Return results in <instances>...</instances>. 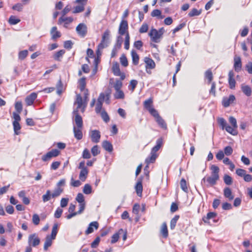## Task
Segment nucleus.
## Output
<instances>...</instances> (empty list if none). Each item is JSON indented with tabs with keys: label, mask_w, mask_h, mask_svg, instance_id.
Here are the masks:
<instances>
[{
	"label": "nucleus",
	"mask_w": 252,
	"mask_h": 252,
	"mask_svg": "<svg viewBox=\"0 0 252 252\" xmlns=\"http://www.w3.org/2000/svg\"><path fill=\"white\" fill-rule=\"evenodd\" d=\"M211 170L212 171L211 175L207 178L206 177L203 178L201 181L202 184L206 181L211 186L216 184L217 181L219 179V168L215 165H212L211 167Z\"/></svg>",
	"instance_id": "obj_1"
},
{
	"label": "nucleus",
	"mask_w": 252,
	"mask_h": 252,
	"mask_svg": "<svg viewBox=\"0 0 252 252\" xmlns=\"http://www.w3.org/2000/svg\"><path fill=\"white\" fill-rule=\"evenodd\" d=\"M109 36L110 31L107 30L103 33L101 42L99 44V49H103L108 46Z\"/></svg>",
	"instance_id": "obj_2"
},
{
	"label": "nucleus",
	"mask_w": 252,
	"mask_h": 252,
	"mask_svg": "<svg viewBox=\"0 0 252 252\" xmlns=\"http://www.w3.org/2000/svg\"><path fill=\"white\" fill-rule=\"evenodd\" d=\"M75 104H77V107L76 110L78 111L79 108H81L82 112H83L85 110V109L87 106V103L83 100L81 95L80 94H77L76 95V99L74 102Z\"/></svg>",
	"instance_id": "obj_3"
},
{
	"label": "nucleus",
	"mask_w": 252,
	"mask_h": 252,
	"mask_svg": "<svg viewBox=\"0 0 252 252\" xmlns=\"http://www.w3.org/2000/svg\"><path fill=\"white\" fill-rule=\"evenodd\" d=\"M128 28V26L127 21L126 20H122L119 28L118 32L119 34L120 35L125 34L126 35L127 33H129Z\"/></svg>",
	"instance_id": "obj_4"
},
{
	"label": "nucleus",
	"mask_w": 252,
	"mask_h": 252,
	"mask_svg": "<svg viewBox=\"0 0 252 252\" xmlns=\"http://www.w3.org/2000/svg\"><path fill=\"white\" fill-rule=\"evenodd\" d=\"M152 104L153 100L151 98L146 100L143 104L144 108L149 111L151 115L157 112V110L153 108Z\"/></svg>",
	"instance_id": "obj_5"
},
{
	"label": "nucleus",
	"mask_w": 252,
	"mask_h": 252,
	"mask_svg": "<svg viewBox=\"0 0 252 252\" xmlns=\"http://www.w3.org/2000/svg\"><path fill=\"white\" fill-rule=\"evenodd\" d=\"M149 35L152 41L155 43H158L160 39L162 37L158 32V30L155 29H152L149 33Z\"/></svg>",
	"instance_id": "obj_6"
},
{
	"label": "nucleus",
	"mask_w": 252,
	"mask_h": 252,
	"mask_svg": "<svg viewBox=\"0 0 252 252\" xmlns=\"http://www.w3.org/2000/svg\"><path fill=\"white\" fill-rule=\"evenodd\" d=\"M60 154V151L57 149H53L48 152L42 157V160L44 161L49 160L53 157H57Z\"/></svg>",
	"instance_id": "obj_7"
},
{
	"label": "nucleus",
	"mask_w": 252,
	"mask_h": 252,
	"mask_svg": "<svg viewBox=\"0 0 252 252\" xmlns=\"http://www.w3.org/2000/svg\"><path fill=\"white\" fill-rule=\"evenodd\" d=\"M40 242V239L35 233L30 235L28 237V244L30 246L35 247L39 245Z\"/></svg>",
	"instance_id": "obj_8"
},
{
	"label": "nucleus",
	"mask_w": 252,
	"mask_h": 252,
	"mask_svg": "<svg viewBox=\"0 0 252 252\" xmlns=\"http://www.w3.org/2000/svg\"><path fill=\"white\" fill-rule=\"evenodd\" d=\"M77 33L81 37H84L87 33V27L83 23L79 24L76 28Z\"/></svg>",
	"instance_id": "obj_9"
},
{
	"label": "nucleus",
	"mask_w": 252,
	"mask_h": 252,
	"mask_svg": "<svg viewBox=\"0 0 252 252\" xmlns=\"http://www.w3.org/2000/svg\"><path fill=\"white\" fill-rule=\"evenodd\" d=\"M152 116L155 118L156 122L161 128L165 129L167 128V126L164 120L159 116L158 111Z\"/></svg>",
	"instance_id": "obj_10"
},
{
	"label": "nucleus",
	"mask_w": 252,
	"mask_h": 252,
	"mask_svg": "<svg viewBox=\"0 0 252 252\" xmlns=\"http://www.w3.org/2000/svg\"><path fill=\"white\" fill-rule=\"evenodd\" d=\"M90 135L93 142L97 143L100 138V132L97 130H93L90 131Z\"/></svg>",
	"instance_id": "obj_11"
},
{
	"label": "nucleus",
	"mask_w": 252,
	"mask_h": 252,
	"mask_svg": "<svg viewBox=\"0 0 252 252\" xmlns=\"http://www.w3.org/2000/svg\"><path fill=\"white\" fill-rule=\"evenodd\" d=\"M88 0H76L75 2L78 3H82V5L76 6L74 10L73 11V13H77L82 12L84 10V5L86 4Z\"/></svg>",
	"instance_id": "obj_12"
},
{
	"label": "nucleus",
	"mask_w": 252,
	"mask_h": 252,
	"mask_svg": "<svg viewBox=\"0 0 252 252\" xmlns=\"http://www.w3.org/2000/svg\"><path fill=\"white\" fill-rule=\"evenodd\" d=\"M73 113L75 115L74 121L76 125V127L82 128L83 127V121L81 116L78 113V110H75L73 111Z\"/></svg>",
	"instance_id": "obj_13"
},
{
	"label": "nucleus",
	"mask_w": 252,
	"mask_h": 252,
	"mask_svg": "<svg viewBox=\"0 0 252 252\" xmlns=\"http://www.w3.org/2000/svg\"><path fill=\"white\" fill-rule=\"evenodd\" d=\"M235 100V97L233 94L230 95L228 97H223L222 101V105L224 107H227L230 104L232 103Z\"/></svg>",
	"instance_id": "obj_14"
},
{
	"label": "nucleus",
	"mask_w": 252,
	"mask_h": 252,
	"mask_svg": "<svg viewBox=\"0 0 252 252\" xmlns=\"http://www.w3.org/2000/svg\"><path fill=\"white\" fill-rule=\"evenodd\" d=\"M36 97L37 94L35 93H32L27 96L25 99L27 105L28 106L32 105Z\"/></svg>",
	"instance_id": "obj_15"
},
{
	"label": "nucleus",
	"mask_w": 252,
	"mask_h": 252,
	"mask_svg": "<svg viewBox=\"0 0 252 252\" xmlns=\"http://www.w3.org/2000/svg\"><path fill=\"white\" fill-rule=\"evenodd\" d=\"M234 68L235 70L238 72L241 70L242 68V63L240 57H235L234 58Z\"/></svg>",
	"instance_id": "obj_16"
},
{
	"label": "nucleus",
	"mask_w": 252,
	"mask_h": 252,
	"mask_svg": "<svg viewBox=\"0 0 252 252\" xmlns=\"http://www.w3.org/2000/svg\"><path fill=\"white\" fill-rule=\"evenodd\" d=\"M73 21V18L71 17H63V16H62V17H60L59 19L58 20V24H62L63 22L64 23V27L66 28L67 25L71 23Z\"/></svg>",
	"instance_id": "obj_17"
},
{
	"label": "nucleus",
	"mask_w": 252,
	"mask_h": 252,
	"mask_svg": "<svg viewBox=\"0 0 252 252\" xmlns=\"http://www.w3.org/2000/svg\"><path fill=\"white\" fill-rule=\"evenodd\" d=\"M144 62L146 64V67L147 69H154L156 66V64L154 61L151 58L146 57L144 58Z\"/></svg>",
	"instance_id": "obj_18"
},
{
	"label": "nucleus",
	"mask_w": 252,
	"mask_h": 252,
	"mask_svg": "<svg viewBox=\"0 0 252 252\" xmlns=\"http://www.w3.org/2000/svg\"><path fill=\"white\" fill-rule=\"evenodd\" d=\"M93 227L97 229L98 227V223L97 221H93L90 223L88 229L86 230V234H89L94 231Z\"/></svg>",
	"instance_id": "obj_19"
},
{
	"label": "nucleus",
	"mask_w": 252,
	"mask_h": 252,
	"mask_svg": "<svg viewBox=\"0 0 252 252\" xmlns=\"http://www.w3.org/2000/svg\"><path fill=\"white\" fill-rule=\"evenodd\" d=\"M50 34L51 35L52 39L53 40H55L61 36V33L60 32L57 31V28L56 27H53L51 29Z\"/></svg>",
	"instance_id": "obj_20"
},
{
	"label": "nucleus",
	"mask_w": 252,
	"mask_h": 252,
	"mask_svg": "<svg viewBox=\"0 0 252 252\" xmlns=\"http://www.w3.org/2000/svg\"><path fill=\"white\" fill-rule=\"evenodd\" d=\"M82 128L76 127L75 126H73V132L74 134V137L77 140H80L83 137V134L82 132Z\"/></svg>",
	"instance_id": "obj_21"
},
{
	"label": "nucleus",
	"mask_w": 252,
	"mask_h": 252,
	"mask_svg": "<svg viewBox=\"0 0 252 252\" xmlns=\"http://www.w3.org/2000/svg\"><path fill=\"white\" fill-rule=\"evenodd\" d=\"M241 89L243 93L248 96H250L252 94V89L248 85L245 84L241 85Z\"/></svg>",
	"instance_id": "obj_22"
},
{
	"label": "nucleus",
	"mask_w": 252,
	"mask_h": 252,
	"mask_svg": "<svg viewBox=\"0 0 252 252\" xmlns=\"http://www.w3.org/2000/svg\"><path fill=\"white\" fill-rule=\"evenodd\" d=\"M162 144V140L161 138H159L157 140L156 142V145L154 146L152 150L151 153L153 154H157V152L159 150Z\"/></svg>",
	"instance_id": "obj_23"
},
{
	"label": "nucleus",
	"mask_w": 252,
	"mask_h": 252,
	"mask_svg": "<svg viewBox=\"0 0 252 252\" xmlns=\"http://www.w3.org/2000/svg\"><path fill=\"white\" fill-rule=\"evenodd\" d=\"M135 189L138 196H141L142 195V192L143 190V187L141 180L138 181L135 187Z\"/></svg>",
	"instance_id": "obj_24"
},
{
	"label": "nucleus",
	"mask_w": 252,
	"mask_h": 252,
	"mask_svg": "<svg viewBox=\"0 0 252 252\" xmlns=\"http://www.w3.org/2000/svg\"><path fill=\"white\" fill-rule=\"evenodd\" d=\"M102 146L106 151L111 152L113 151V146L111 143L107 140L104 141L102 143Z\"/></svg>",
	"instance_id": "obj_25"
},
{
	"label": "nucleus",
	"mask_w": 252,
	"mask_h": 252,
	"mask_svg": "<svg viewBox=\"0 0 252 252\" xmlns=\"http://www.w3.org/2000/svg\"><path fill=\"white\" fill-rule=\"evenodd\" d=\"M224 196L227 198L229 200H231L234 198V196L232 194V191L230 188L227 187L224 188L223 190Z\"/></svg>",
	"instance_id": "obj_26"
},
{
	"label": "nucleus",
	"mask_w": 252,
	"mask_h": 252,
	"mask_svg": "<svg viewBox=\"0 0 252 252\" xmlns=\"http://www.w3.org/2000/svg\"><path fill=\"white\" fill-rule=\"evenodd\" d=\"M109 97L110 95L109 94H107L106 95H105L103 93H101L97 99V102L99 103H102L104 101L105 98H106V102L107 103H109Z\"/></svg>",
	"instance_id": "obj_27"
},
{
	"label": "nucleus",
	"mask_w": 252,
	"mask_h": 252,
	"mask_svg": "<svg viewBox=\"0 0 252 252\" xmlns=\"http://www.w3.org/2000/svg\"><path fill=\"white\" fill-rule=\"evenodd\" d=\"M54 240L52 239V237H50V235H47L46 237L45 242L44 245V250L45 251L47 250L48 248L52 245V241Z\"/></svg>",
	"instance_id": "obj_28"
},
{
	"label": "nucleus",
	"mask_w": 252,
	"mask_h": 252,
	"mask_svg": "<svg viewBox=\"0 0 252 252\" xmlns=\"http://www.w3.org/2000/svg\"><path fill=\"white\" fill-rule=\"evenodd\" d=\"M132 63L134 65H137L139 63V57L136 52L132 50L131 52Z\"/></svg>",
	"instance_id": "obj_29"
},
{
	"label": "nucleus",
	"mask_w": 252,
	"mask_h": 252,
	"mask_svg": "<svg viewBox=\"0 0 252 252\" xmlns=\"http://www.w3.org/2000/svg\"><path fill=\"white\" fill-rule=\"evenodd\" d=\"M112 71L115 76H120L121 75L119 65L117 63H113L112 66Z\"/></svg>",
	"instance_id": "obj_30"
},
{
	"label": "nucleus",
	"mask_w": 252,
	"mask_h": 252,
	"mask_svg": "<svg viewBox=\"0 0 252 252\" xmlns=\"http://www.w3.org/2000/svg\"><path fill=\"white\" fill-rule=\"evenodd\" d=\"M158 157V154H153L152 153H150V156L148 157L145 159V162L149 164L151 163H153L156 160L157 158Z\"/></svg>",
	"instance_id": "obj_31"
},
{
	"label": "nucleus",
	"mask_w": 252,
	"mask_h": 252,
	"mask_svg": "<svg viewBox=\"0 0 252 252\" xmlns=\"http://www.w3.org/2000/svg\"><path fill=\"white\" fill-rule=\"evenodd\" d=\"M64 53V50H61L55 53L53 55V58L56 61H61V59L63 57Z\"/></svg>",
	"instance_id": "obj_32"
},
{
	"label": "nucleus",
	"mask_w": 252,
	"mask_h": 252,
	"mask_svg": "<svg viewBox=\"0 0 252 252\" xmlns=\"http://www.w3.org/2000/svg\"><path fill=\"white\" fill-rule=\"evenodd\" d=\"M161 234L164 238H166L168 235L167 226L165 222H163L161 227Z\"/></svg>",
	"instance_id": "obj_33"
},
{
	"label": "nucleus",
	"mask_w": 252,
	"mask_h": 252,
	"mask_svg": "<svg viewBox=\"0 0 252 252\" xmlns=\"http://www.w3.org/2000/svg\"><path fill=\"white\" fill-rule=\"evenodd\" d=\"M88 174V170L87 169H83L81 170L79 174V179L84 182L86 180Z\"/></svg>",
	"instance_id": "obj_34"
},
{
	"label": "nucleus",
	"mask_w": 252,
	"mask_h": 252,
	"mask_svg": "<svg viewBox=\"0 0 252 252\" xmlns=\"http://www.w3.org/2000/svg\"><path fill=\"white\" fill-rule=\"evenodd\" d=\"M52 197L51 192L50 190H47L45 194L42 195V200L44 202H46L50 200Z\"/></svg>",
	"instance_id": "obj_35"
},
{
	"label": "nucleus",
	"mask_w": 252,
	"mask_h": 252,
	"mask_svg": "<svg viewBox=\"0 0 252 252\" xmlns=\"http://www.w3.org/2000/svg\"><path fill=\"white\" fill-rule=\"evenodd\" d=\"M224 129L226 130L227 132L228 133L233 135H236L237 134V132L236 131V128H234L233 126H231L227 125Z\"/></svg>",
	"instance_id": "obj_36"
},
{
	"label": "nucleus",
	"mask_w": 252,
	"mask_h": 252,
	"mask_svg": "<svg viewBox=\"0 0 252 252\" xmlns=\"http://www.w3.org/2000/svg\"><path fill=\"white\" fill-rule=\"evenodd\" d=\"M58 223H55L53 226L51 234L50 237L52 239H55L57 234L58 233Z\"/></svg>",
	"instance_id": "obj_37"
},
{
	"label": "nucleus",
	"mask_w": 252,
	"mask_h": 252,
	"mask_svg": "<svg viewBox=\"0 0 252 252\" xmlns=\"http://www.w3.org/2000/svg\"><path fill=\"white\" fill-rule=\"evenodd\" d=\"M179 219V216L176 215L170 221V228L171 229H174L176 226L177 222Z\"/></svg>",
	"instance_id": "obj_38"
},
{
	"label": "nucleus",
	"mask_w": 252,
	"mask_h": 252,
	"mask_svg": "<svg viewBox=\"0 0 252 252\" xmlns=\"http://www.w3.org/2000/svg\"><path fill=\"white\" fill-rule=\"evenodd\" d=\"M123 229H120L118 233H115L112 237L111 243L114 244L117 242L119 238V234L121 232H123Z\"/></svg>",
	"instance_id": "obj_39"
},
{
	"label": "nucleus",
	"mask_w": 252,
	"mask_h": 252,
	"mask_svg": "<svg viewBox=\"0 0 252 252\" xmlns=\"http://www.w3.org/2000/svg\"><path fill=\"white\" fill-rule=\"evenodd\" d=\"M86 84V78L85 77H83L79 80V88L81 92L85 90Z\"/></svg>",
	"instance_id": "obj_40"
},
{
	"label": "nucleus",
	"mask_w": 252,
	"mask_h": 252,
	"mask_svg": "<svg viewBox=\"0 0 252 252\" xmlns=\"http://www.w3.org/2000/svg\"><path fill=\"white\" fill-rule=\"evenodd\" d=\"M123 41V39L121 35L118 36L117 38L116 43L114 45V47L118 49H120L121 48Z\"/></svg>",
	"instance_id": "obj_41"
},
{
	"label": "nucleus",
	"mask_w": 252,
	"mask_h": 252,
	"mask_svg": "<svg viewBox=\"0 0 252 252\" xmlns=\"http://www.w3.org/2000/svg\"><path fill=\"white\" fill-rule=\"evenodd\" d=\"M223 181L226 185H231L233 183L232 178L228 175L225 174L223 176Z\"/></svg>",
	"instance_id": "obj_42"
},
{
	"label": "nucleus",
	"mask_w": 252,
	"mask_h": 252,
	"mask_svg": "<svg viewBox=\"0 0 252 252\" xmlns=\"http://www.w3.org/2000/svg\"><path fill=\"white\" fill-rule=\"evenodd\" d=\"M63 191V189L61 188H57L52 194V197L55 198L59 196Z\"/></svg>",
	"instance_id": "obj_43"
},
{
	"label": "nucleus",
	"mask_w": 252,
	"mask_h": 252,
	"mask_svg": "<svg viewBox=\"0 0 252 252\" xmlns=\"http://www.w3.org/2000/svg\"><path fill=\"white\" fill-rule=\"evenodd\" d=\"M57 93L59 95H61L63 92V85L61 80H60L57 84Z\"/></svg>",
	"instance_id": "obj_44"
},
{
	"label": "nucleus",
	"mask_w": 252,
	"mask_h": 252,
	"mask_svg": "<svg viewBox=\"0 0 252 252\" xmlns=\"http://www.w3.org/2000/svg\"><path fill=\"white\" fill-rule=\"evenodd\" d=\"M216 216V213L214 212H209L207 214L206 217H204L203 219V220L205 222H207L210 219L215 218Z\"/></svg>",
	"instance_id": "obj_45"
},
{
	"label": "nucleus",
	"mask_w": 252,
	"mask_h": 252,
	"mask_svg": "<svg viewBox=\"0 0 252 252\" xmlns=\"http://www.w3.org/2000/svg\"><path fill=\"white\" fill-rule=\"evenodd\" d=\"M205 77L208 80V83H210L213 80V74L210 69L207 70L205 73Z\"/></svg>",
	"instance_id": "obj_46"
},
{
	"label": "nucleus",
	"mask_w": 252,
	"mask_h": 252,
	"mask_svg": "<svg viewBox=\"0 0 252 252\" xmlns=\"http://www.w3.org/2000/svg\"><path fill=\"white\" fill-rule=\"evenodd\" d=\"M83 192L86 194H91L92 192V189L89 184H85L83 189Z\"/></svg>",
	"instance_id": "obj_47"
},
{
	"label": "nucleus",
	"mask_w": 252,
	"mask_h": 252,
	"mask_svg": "<svg viewBox=\"0 0 252 252\" xmlns=\"http://www.w3.org/2000/svg\"><path fill=\"white\" fill-rule=\"evenodd\" d=\"M124 94L122 90H119L118 91H116V93L114 94V97L115 98L122 99L124 98Z\"/></svg>",
	"instance_id": "obj_48"
},
{
	"label": "nucleus",
	"mask_w": 252,
	"mask_h": 252,
	"mask_svg": "<svg viewBox=\"0 0 252 252\" xmlns=\"http://www.w3.org/2000/svg\"><path fill=\"white\" fill-rule=\"evenodd\" d=\"M161 12L158 9H155L151 13L152 17H158L160 19H163L164 16L161 15Z\"/></svg>",
	"instance_id": "obj_49"
},
{
	"label": "nucleus",
	"mask_w": 252,
	"mask_h": 252,
	"mask_svg": "<svg viewBox=\"0 0 252 252\" xmlns=\"http://www.w3.org/2000/svg\"><path fill=\"white\" fill-rule=\"evenodd\" d=\"M13 126L15 133L17 135L19 134V131L21 129V126L19 122H13Z\"/></svg>",
	"instance_id": "obj_50"
},
{
	"label": "nucleus",
	"mask_w": 252,
	"mask_h": 252,
	"mask_svg": "<svg viewBox=\"0 0 252 252\" xmlns=\"http://www.w3.org/2000/svg\"><path fill=\"white\" fill-rule=\"evenodd\" d=\"M120 63L123 66L126 67L128 65V61L126 56L125 55H122L120 57Z\"/></svg>",
	"instance_id": "obj_51"
},
{
	"label": "nucleus",
	"mask_w": 252,
	"mask_h": 252,
	"mask_svg": "<svg viewBox=\"0 0 252 252\" xmlns=\"http://www.w3.org/2000/svg\"><path fill=\"white\" fill-rule=\"evenodd\" d=\"M180 186L181 188L183 191L186 192H187L188 191V189L187 186V183L186 180L184 179H182L180 181Z\"/></svg>",
	"instance_id": "obj_52"
},
{
	"label": "nucleus",
	"mask_w": 252,
	"mask_h": 252,
	"mask_svg": "<svg viewBox=\"0 0 252 252\" xmlns=\"http://www.w3.org/2000/svg\"><path fill=\"white\" fill-rule=\"evenodd\" d=\"M20 20L17 19L14 16H11L9 19V23L11 25H16L20 22Z\"/></svg>",
	"instance_id": "obj_53"
},
{
	"label": "nucleus",
	"mask_w": 252,
	"mask_h": 252,
	"mask_svg": "<svg viewBox=\"0 0 252 252\" xmlns=\"http://www.w3.org/2000/svg\"><path fill=\"white\" fill-rule=\"evenodd\" d=\"M129 40H130V36L129 33H127L125 36V48L126 50H128L129 48Z\"/></svg>",
	"instance_id": "obj_54"
},
{
	"label": "nucleus",
	"mask_w": 252,
	"mask_h": 252,
	"mask_svg": "<svg viewBox=\"0 0 252 252\" xmlns=\"http://www.w3.org/2000/svg\"><path fill=\"white\" fill-rule=\"evenodd\" d=\"M15 108L18 113H20L23 109V106L21 101H17L15 104Z\"/></svg>",
	"instance_id": "obj_55"
},
{
	"label": "nucleus",
	"mask_w": 252,
	"mask_h": 252,
	"mask_svg": "<svg viewBox=\"0 0 252 252\" xmlns=\"http://www.w3.org/2000/svg\"><path fill=\"white\" fill-rule=\"evenodd\" d=\"M200 14V12L196 8H193L191 9V10L189 13L188 15L191 17L195 16H198Z\"/></svg>",
	"instance_id": "obj_56"
},
{
	"label": "nucleus",
	"mask_w": 252,
	"mask_h": 252,
	"mask_svg": "<svg viewBox=\"0 0 252 252\" xmlns=\"http://www.w3.org/2000/svg\"><path fill=\"white\" fill-rule=\"evenodd\" d=\"M92 154L94 156H96L100 153V151L97 145H95L91 149Z\"/></svg>",
	"instance_id": "obj_57"
},
{
	"label": "nucleus",
	"mask_w": 252,
	"mask_h": 252,
	"mask_svg": "<svg viewBox=\"0 0 252 252\" xmlns=\"http://www.w3.org/2000/svg\"><path fill=\"white\" fill-rule=\"evenodd\" d=\"M28 51L27 50H23L19 53V58L20 60H24L28 55Z\"/></svg>",
	"instance_id": "obj_58"
},
{
	"label": "nucleus",
	"mask_w": 252,
	"mask_h": 252,
	"mask_svg": "<svg viewBox=\"0 0 252 252\" xmlns=\"http://www.w3.org/2000/svg\"><path fill=\"white\" fill-rule=\"evenodd\" d=\"M148 25L146 23H144L139 29V32L141 33L146 32L148 30Z\"/></svg>",
	"instance_id": "obj_59"
},
{
	"label": "nucleus",
	"mask_w": 252,
	"mask_h": 252,
	"mask_svg": "<svg viewBox=\"0 0 252 252\" xmlns=\"http://www.w3.org/2000/svg\"><path fill=\"white\" fill-rule=\"evenodd\" d=\"M76 201L79 203H85L84 201V196L81 193H79L76 197Z\"/></svg>",
	"instance_id": "obj_60"
},
{
	"label": "nucleus",
	"mask_w": 252,
	"mask_h": 252,
	"mask_svg": "<svg viewBox=\"0 0 252 252\" xmlns=\"http://www.w3.org/2000/svg\"><path fill=\"white\" fill-rule=\"evenodd\" d=\"M63 212V209L60 207H58L55 212L54 217L57 219L60 218L62 216Z\"/></svg>",
	"instance_id": "obj_61"
},
{
	"label": "nucleus",
	"mask_w": 252,
	"mask_h": 252,
	"mask_svg": "<svg viewBox=\"0 0 252 252\" xmlns=\"http://www.w3.org/2000/svg\"><path fill=\"white\" fill-rule=\"evenodd\" d=\"M122 87V82L120 80H116L114 85V88L115 90V91H118L119 90H121V88Z\"/></svg>",
	"instance_id": "obj_62"
},
{
	"label": "nucleus",
	"mask_w": 252,
	"mask_h": 252,
	"mask_svg": "<svg viewBox=\"0 0 252 252\" xmlns=\"http://www.w3.org/2000/svg\"><path fill=\"white\" fill-rule=\"evenodd\" d=\"M32 220L34 224L38 225L40 221L39 216L37 214H34L32 216Z\"/></svg>",
	"instance_id": "obj_63"
},
{
	"label": "nucleus",
	"mask_w": 252,
	"mask_h": 252,
	"mask_svg": "<svg viewBox=\"0 0 252 252\" xmlns=\"http://www.w3.org/2000/svg\"><path fill=\"white\" fill-rule=\"evenodd\" d=\"M143 42L141 40H137L134 42L133 46L134 47L138 50L141 49L142 47L143 46Z\"/></svg>",
	"instance_id": "obj_64"
}]
</instances>
